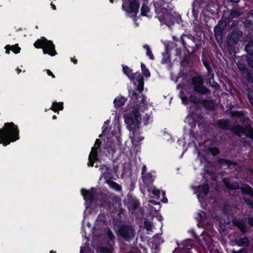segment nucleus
I'll list each match as a JSON object with an SVG mask.
<instances>
[{"instance_id":"f257e3e1","label":"nucleus","mask_w":253,"mask_h":253,"mask_svg":"<svg viewBox=\"0 0 253 253\" xmlns=\"http://www.w3.org/2000/svg\"><path fill=\"white\" fill-rule=\"evenodd\" d=\"M129 95L131 99L134 101H136L139 108H132L124 115L125 123L127 125V129L130 132L129 137L133 145L137 146L139 142L142 141L143 137L140 136L138 129L141 122V115L138 111L146 105V98L142 94L137 97L135 91L131 90L129 91Z\"/></svg>"},{"instance_id":"f03ea898","label":"nucleus","mask_w":253,"mask_h":253,"mask_svg":"<svg viewBox=\"0 0 253 253\" xmlns=\"http://www.w3.org/2000/svg\"><path fill=\"white\" fill-rule=\"evenodd\" d=\"M19 139L18 127L13 123H5L2 128H0V144L7 146L11 142Z\"/></svg>"},{"instance_id":"7ed1b4c3","label":"nucleus","mask_w":253,"mask_h":253,"mask_svg":"<svg viewBox=\"0 0 253 253\" xmlns=\"http://www.w3.org/2000/svg\"><path fill=\"white\" fill-rule=\"evenodd\" d=\"M123 3L122 9L126 12V16L132 18L135 21L136 15L139 7L138 0H122Z\"/></svg>"},{"instance_id":"20e7f679","label":"nucleus","mask_w":253,"mask_h":253,"mask_svg":"<svg viewBox=\"0 0 253 253\" xmlns=\"http://www.w3.org/2000/svg\"><path fill=\"white\" fill-rule=\"evenodd\" d=\"M34 46L36 48H42L44 54H48L52 56L56 54L55 46L52 42L47 40L44 37H42L40 40H37L35 42Z\"/></svg>"},{"instance_id":"39448f33","label":"nucleus","mask_w":253,"mask_h":253,"mask_svg":"<svg viewBox=\"0 0 253 253\" xmlns=\"http://www.w3.org/2000/svg\"><path fill=\"white\" fill-rule=\"evenodd\" d=\"M123 70L125 75L133 82L136 89L141 93L143 89V78L139 73L133 74L132 70L127 66L123 65Z\"/></svg>"},{"instance_id":"423d86ee","label":"nucleus","mask_w":253,"mask_h":253,"mask_svg":"<svg viewBox=\"0 0 253 253\" xmlns=\"http://www.w3.org/2000/svg\"><path fill=\"white\" fill-rule=\"evenodd\" d=\"M194 194L197 195L199 201L202 204L209 193V186L204 184L198 187H192Z\"/></svg>"},{"instance_id":"0eeeda50","label":"nucleus","mask_w":253,"mask_h":253,"mask_svg":"<svg viewBox=\"0 0 253 253\" xmlns=\"http://www.w3.org/2000/svg\"><path fill=\"white\" fill-rule=\"evenodd\" d=\"M100 140L96 139L94 146L92 147L91 152L88 156V166L93 167L95 162L98 160V152L99 149Z\"/></svg>"},{"instance_id":"6e6552de","label":"nucleus","mask_w":253,"mask_h":253,"mask_svg":"<svg viewBox=\"0 0 253 253\" xmlns=\"http://www.w3.org/2000/svg\"><path fill=\"white\" fill-rule=\"evenodd\" d=\"M192 83L194 89L198 92L206 94L209 92L208 89L203 85V79L200 77H196L192 79Z\"/></svg>"},{"instance_id":"1a4fd4ad","label":"nucleus","mask_w":253,"mask_h":253,"mask_svg":"<svg viewBox=\"0 0 253 253\" xmlns=\"http://www.w3.org/2000/svg\"><path fill=\"white\" fill-rule=\"evenodd\" d=\"M165 9L162 11L163 14L158 13L157 10H156L158 13L157 17L162 24H166L168 27H170L173 24V18L170 14L165 13Z\"/></svg>"},{"instance_id":"9d476101","label":"nucleus","mask_w":253,"mask_h":253,"mask_svg":"<svg viewBox=\"0 0 253 253\" xmlns=\"http://www.w3.org/2000/svg\"><path fill=\"white\" fill-rule=\"evenodd\" d=\"M192 244L191 240H186L183 242L181 247L179 246L173 252V253H191L189 250L192 247Z\"/></svg>"},{"instance_id":"9b49d317","label":"nucleus","mask_w":253,"mask_h":253,"mask_svg":"<svg viewBox=\"0 0 253 253\" xmlns=\"http://www.w3.org/2000/svg\"><path fill=\"white\" fill-rule=\"evenodd\" d=\"M234 131L239 136L244 134L248 137L253 139V131L249 126H247L246 128H243L239 126H235L234 127Z\"/></svg>"},{"instance_id":"f8f14e48","label":"nucleus","mask_w":253,"mask_h":253,"mask_svg":"<svg viewBox=\"0 0 253 253\" xmlns=\"http://www.w3.org/2000/svg\"><path fill=\"white\" fill-rule=\"evenodd\" d=\"M149 195L151 197L156 198L157 199H160L161 195L162 198L161 201L163 203H167L168 200L165 197V193L164 192H161L159 189H157L154 187H151L149 189Z\"/></svg>"},{"instance_id":"ddd939ff","label":"nucleus","mask_w":253,"mask_h":253,"mask_svg":"<svg viewBox=\"0 0 253 253\" xmlns=\"http://www.w3.org/2000/svg\"><path fill=\"white\" fill-rule=\"evenodd\" d=\"M94 189L92 188L90 190L82 189L81 193L85 202L86 208H88L92 201Z\"/></svg>"},{"instance_id":"4468645a","label":"nucleus","mask_w":253,"mask_h":253,"mask_svg":"<svg viewBox=\"0 0 253 253\" xmlns=\"http://www.w3.org/2000/svg\"><path fill=\"white\" fill-rule=\"evenodd\" d=\"M240 36V32H233L229 34L227 38L228 44L230 46L235 45L237 43Z\"/></svg>"},{"instance_id":"2eb2a0df","label":"nucleus","mask_w":253,"mask_h":253,"mask_svg":"<svg viewBox=\"0 0 253 253\" xmlns=\"http://www.w3.org/2000/svg\"><path fill=\"white\" fill-rule=\"evenodd\" d=\"M122 234L126 240H128L133 236L134 231L131 228L126 227L122 230Z\"/></svg>"},{"instance_id":"dca6fc26","label":"nucleus","mask_w":253,"mask_h":253,"mask_svg":"<svg viewBox=\"0 0 253 253\" xmlns=\"http://www.w3.org/2000/svg\"><path fill=\"white\" fill-rule=\"evenodd\" d=\"M141 15L148 18H151L152 16L153 13L150 11L149 7L144 4L141 8Z\"/></svg>"},{"instance_id":"f3484780","label":"nucleus","mask_w":253,"mask_h":253,"mask_svg":"<svg viewBox=\"0 0 253 253\" xmlns=\"http://www.w3.org/2000/svg\"><path fill=\"white\" fill-rule=\"evenodd\" d=\"M126 101V98L122 96H118L114 100V106L116 108H119L123 106Z\"/></svg>"},{"instance_id":"a211bd4d","label":"nucleus","mask_w":253,"mask_h":253,"mask_svg":"<svg viewBox=\"0 0 253 253\" xmlns=\"http://www.w3.org/2000/svg\"><path fill=\"white\" fill-rule=\"evenodd\" d=\"M146 166H143L142 168V177L143 180V181H149V180L147 179V176H150L151 177V181H154V176L153 175V174L151 173H148L146 174H145V171H146Z\"/></svg>"},{"instance_id":"6ab92c4d","label":"nucleus","mask_w":253,"mask_h":253,"mask_svg":"<svg viewBox=\"0 0 253 253\" xmlns=\"http://www.w3.org/2000/svg\"><path fill=\"white\" fill-rule=\"evenodd\" d=\"M6 49V53H9L10 50H11L14 53H18L20 52L21 48L18 46L17 44L10 46V45H6L5 47Z\"/></svg>"},{"instance_id":"aec40b11","label":"nucleus","mask_w":253,"mask_h":253,"mask_svg":"<svg viewBox=\"0 0 253 253\" xmlns=\"http://www.w3.org/2000/svg\"><path fill=\"white\" fill-rule=\"evenodd\" d=\"M223 181L225 186L229 189H236L239 188V185L237 182L231 183L228 179L225 178L223 179Z\"/></svg>"},{"instance_id":"412c9836","label":"nucleus","mask_w":253,"mask_h":253,"mask_svg":"<svg viewBox=\"0 0 253 253\" xmlns=\"http://www.w3.org/2000/svg\"><path fill=\"white\" fill-rule=\"evenodd\" d=\"M63 109V105L62 102H54L50 108V109L55 112H58L59 110H62Z\"/></svg>"},{"instance_id":"4be33fe9","label":"nucleus","mask_w":253,"mask_h":253,"mask_svg":"<svg viewBox=\"0 0 253 253\" xmlns=\"http://www.w3.org/2000/svg\"><path fill=\"white\" fill-rule=\"evenodd\" d=\"M241 191L243 193L253 195V190L248 185H245L243 187H242Z\"/></svg>"},{"instance_id":"5701e85b","label":"nucleus","mask_w":253,"mask_h":253,"mask_svg":"<svg viewBox=\"0 0 253 253\" xmlns=\"http://www.w3.org/2000/svg\"><path fill=\"white\" fill-rule=\"evenodd\" d=\"M219 127L222 129H227L229 127V123L227 120H221L218 122Z\"/></svg>"},{"instance_id":"b1692460","label":"nucleus","mask_w":253,"mask_h":253,"mask_svg":"<svg viewBox=\"0 0 253 253\" xmlns=\"http://www.w3.org/2000/svg\"><path fill=\"white\" fill-rule=\"evenodd\" d=\"M143 48L144 49H145L146 50L147 56H148L150 59L153 60L154 56H153V54L152 53L151 50L149 46L147 44H145L143 45Z\"/></svg>"},{"instance_id":"393cba45","label":"nucleus","mask_w":253,"mask_h":253,"mask_svg":"<svg viewBox=\"0 0 253 253\" xmlns=\"http://www.w3.org/2000/svg\"><path fill=\"white\" fill-rule=\"evenodd\" d=\"M141 68L143 74L146 77H149L150 73L143 63H141Z\"/></svg>"},{"instance_id":"a878e982","label":"nucleus","mask_w":253,"mask_h":253,"mask_svg":"<svg viewBox=\"0 0 253 253\" xmlns=\"http://www.w3.org/2000/svg\"><path fill=\"white\" fill-rule=\"evenodd\" d=\"M107 183L109 185V186L112 189H114L117 191H120L121 190V186L119 184L113 181H110L107 182Z\"/></svg>"},{"instance_id":"bb28decb","label":"nucleus","mask_w":253,"mask_h":253,"mask_svg":"<svg viewBox=\"0 0 253 253\" xmlns=\"http://www.w3.org/2000/svg\"><path fill=\"white\" fill-rule=\"evenodd\" d=\"M237 244L239 246H247L248 244V239L246 238L240 239L237 241Z\"/></svg>"},{"instance_id":"cd10ccee","label":"nucleus","mask_w":253,"mask_h":253,"mask_svg":"<svg viewBox=\"0 0 253 253\" xmlns=\"http://www.w3.org/2000/svg\"><path fill=\"white\" fill-rule=\"evenodd\" d=\"M245 50L249 54L253 53V42H250L245 47Z\"/></svg>"},{"instance_id":"c85d7f7f","label":"nucleus","mask_w":253,"mask_h":253,"mask_svg":"<svg viewBox=\"0 0 253 253\" xmlns=\"http://www.w3.org/2000/svg\"><path fill=\"white\" fill-rule=\"evenodd\" d=\"M237 227L241 230L242 232H246L247 230L246 225H245L243 223L239 222L238 223H235Z\"/></svg>"},{"instance_id":"c756f323","label":"nucleus","mask_w":253,"mask_h":253,"mask_svg":"<svg viewBox=\"0 0 253 253\" xmlns=\"http://www.w3.org/2000/svg\"><path fill=\"white\" fill-rule=\"evenodd\" d=\"M144 225L147 231L148 232L152 231V227L153 225L152 223L150 221L146 220L144 222Z\"/></svg>"},{"instance_id":"7c9ffc66","label":"nucleus","mask_w":253,"mask_h":253,"mask_svg":"<svg viewBox=\"0 0 253 253\" xmlns=\"http://www.w3.org/2000/svg\"><path fill=\"white\" fill-rule=\"evenodd\" d=\"M151 121V115L150 114H146L143 118V121L145 125H147Z\"/></svg>"},{"instance_id":"2f4dec72","label":"nucleus","mask_w":253,"mask_h":253,"mask_svg":"<svg viewBox=\"0 0 253 253\" xmlns=\"http://www.w3.org/2000/svg\"><path fill=\"white\" fill-rule=\"evenodd\" d=\"M100 169L101 170L102 175H105L106 173H108L109 172V169L105 165L102 166L100 168Z\"/></svg>"},{"instance_id":"473e14b6","label":"nucleus","mask_w":253,"mask_h":253,"mask_svg":"<svg viewBox=\"0 0 253 253\" xmlns=\"http://www.w3.org/2000/svg\"><path fill=\"white\" fill-rule=\"evenodd\" d=\"M209 84L211 86L215 88L216 90H218L220 88L219 84H218L214 82L213 80H211V79L210 80Z\"/></svg>"},{"instance_id":"72a5a7b5","label":"nucleus","mask_w":253,"mask_h":253,"mask_svg":"<svg viewBox=\"0 0 253 253\" xmlns=\"http://www.w3.org/2000/svg\"><path fill=\"white\" fill-rule=\"evenodd\" d=\"M110 123V121L107 120L105 123L102 127V133L103 134H106L107 131V126L108 124Z\"/></svg>"},{"instance_id":"f704fd0d","label":"nucleus","mask_w":253,"mask_h":253,"mask_svg":"<svg viewBox=\"0 0 253 253\" xmlns=\"http://www.w3.org/2000/svg\"><path fill=\"white\" fill-rule=\"evenodd\" d=\"M230 15L231 17L234 18L240 15V13L237 10H233L231 11Z\"/></svg>"},{"instance_id":"c9c22d12","label":"nucleus","mask_w":253,"mask_h":253,"mask_svg":"<svg viewBox=\"0 0 253 253\" xmlns=\"http://www.w3.org/2000/svg\"><path fill=\"white\" fill-rule=\"evenodd\" d=\"M98 253H111L110 250L106 248H100L97 250Z\"/></svg>"},{"instance_id":"e433bc0d","label":"nucleus","mask_w":253,"mask_h":253,"mask_svg":"<svg viewBox=\"0 0 253 253\" xmlns=\"http://www.w3.org/2000/svg\"><path fill=\"white\" fill-rule=\"evenodd\" d=\"M180 98H181L183 103H184V104H187V98H186V97H185L184 96V95L182 92H181L180 93Z\"/></svg>"},{"instance_id":"4c0bfd02","label":"nucleus","mask_w":253,"mask_h":253,"mask_svg":"<svg viewBox=\"0 0 253 253\" xmlns=\"http://www.w3.org/2000/svg\"><path fill=\"white\" fill-rule=\"evenodd\" d=\"M248 61L249 65L253 68V56L249 58Z\"/></svg>"},{"instance_id":"58836bf2","label":"nucleus","mask_w":253,"mask_h":253,"mask_svg":"<svg viewBox=\"0 0 253 253\" xmlns=\"http://www.w3.org/2000/svg\"><path fill=\"white\" fill-rule=\"evenodd\" d=\"M225 166H226L227 168L229 169H232V168H235L236 166L233 164H231L226 162Z\"/></svg>"},{"instance_id":"ea45409f","label":"nucleus","mask_w":253,"mask_h":253,"mask_svg":"<svg viewBox=\"0 0 253 253\" xmlns=\"http://www.w3.org/2000/svg\"><path fill=\"white\" fill-rule=\"evenodd\" d=\"M246 203L249 205L252 209H253V203L250 200H246Z\"/></svg>"},{"instance_id":"a19ab883","label":"nucleus","mask_w":253,"mask_h":253,"mask_svg":"<svg viewBox=\"0 0 253 253\" xmlns=\"http://www.w3.org/2000/svg\"><path fill=\"white\" fill-rule=\"evenodd\" d=\"M46 72L48 75L51 76L53 78H55L54 74L49 70H46Z\"/></svg>"},{"instance_id":"79ce46f5","label":"nucleus","mask_w":253,"mask_h":253,"mask_svg":"<svg viewBox=\"0 0 253 253\" xmlns=\"http://www.w3.org/2000/svg\"><path fill=\"white\" fill-rule=\"evenodd\" d=\"M219 153V151L218 149L216 148H213V150L212 151V153L213 155H216Z\"/></svg>"},{"instance_id":"37998d69","label":"nucleus","mask_w":253,"mask_h":253,"mask_svg":"<svg viewBox=\"0 0 253 253\" xmlns=\"http://www.w3.org/2000/svg\"><path fill=\"white\" fill-rule=\"evenodd\" d=\"M150 212L152 214L156 213V209L154 208L153 207H151L150 209Z\"/></svg>"},{"instance_id":"c03bdc74","label":"nucleus","mask_w":253,"mask_h":253,"mask_svg":"<svg viewBox=\"0 0 253 253\" xmlns=\"http://www.w3.org/2000/svg\"><path fill=\"white\" fill-rule=\"evenodd\" d=\"M248 99H249L251 104L253 106V97L250 94H249Z\"/></svg>"},{"instance_id":"a18cd8bd","label":"nucleus","mask_w":253,"mask_h":253,"mask_svg":"<svg viewBox=\"0 0 253 253\" xmlns=\"http://www.w3.org/2000/svg\"><path fill=\"white\" fill-rule=\"evenodd\" d=\"M191 118V116H187V117L185 118V122H186V123H188L189 124H190V118Z\"/></svg>"},{"instance_id":"49530a36","label":"nucleus","mask_w":253,"mask_h":253,"mask_svg":"<svg viewBox=\"0 0 253 253\" xmlns=\"http://www.w3.org/2000/svg\"><path fill=\"white\" fill-rule=\"evenodd\" d=\"M249 222L251 226H253V218H250L249 219Z\"/></svg>"},{"instance_id":"de8ad7c7","label":"nucleus","mask_w":253,"mask_h":253,"mask_svg":"<svg viewBox=\"0 0 253 253\" xmlns=\"http://www.w3.org/2000/svg\"><path fill=\"white\" fill-rule=\"evenodd\" d=\"M108 236H109V238H110V239H111L112 240L114 238V236L111 233H108Z\"/></svg>"},{"instance_id":"09e8293b","label":"nucleus","mask_w":253,"mask_h":253,"mask_svg":"<svg viewBox=\"0 0 253 253\" xmlns=\"http://www.w3.org/2000/svg\"><path fill=\"white\" fill-rule=\"evenodd\" d=\"M147 179L149 180V181H144V182L145 183H151V182H153V181H150V180H151V177H150V176H147Z\"/></svg>"},{"instance_id":"8fccbe9b","label":"nucleus","mask_w":253,"mask_h":253,"mask_svg":"<svg viewBox=\"0 0 253 253\" xmlns=\"http://www.w3.org/2000/svg\"><path fill=\"white\" fill-rule=\"evenodd\" d=\"M149 202L152 203L154 205H159V203L155 201H153V200L149 201Z\"/></svg>"},{"instance_id":"3c124183","label":"nucleus","mask_w":253,"mask_h":253,"mask_svg":"<svg viewBox=\"0 0 253 253\" xmlns=\"http://www.w3.org/2000/svg\"><path fill=\"white\" fill-rule=\"evenodd\" d=\"M189 100L191 102H194V103H196L197 102V100L196 99H194L192 97H190Z\"/></svg>"},{"instance_id":"603ef678","label":"nucleus","mask_w":253,"mask_h":253,"mask_svg":"<svg viewBox=\"0 0 253 253\" xmlns=\"http://www.w3.org/2000/svg\"><path fill=\"white\" fill-rule=\"evenodd\" d=\"M50 5H51V8H52L53 10H55V9H56V7H55V6L54 4H53L51 3Z\"/></svg>"},{"instance_id":"864d4df0","label":"nucleus","mask_w":253,"mask_h":253,"mask_svg":"<svg viewBox=\"0 0 253 253\" xmlns=\"http://www.w3.org/2000/svg\"><path fill=\"white\" fill-rule=\"evenodd\" d=\"M240 1V0H231V1L233 3H237Z\"/></svg>"},{"instance_id":"5fc2aeb1","label":"nucleus","mask_w":253,"mask_h":253,"mask_svg":"<svg viewBox=\"0 0 253 253\" xmlns=\"http://www.w3.org/2000/svg\"><path fill=\"white\" fill-rule=\"evenodd\" d=\"M80 253H84V249L83 247H81Z\"/></svg>"},{"instance_id":"6e6d98bb","label":"nucleus","mask_w":253,"mask_h":253,"mask_svg":"<svg viewBox=\"0 0 253 253\" xmlns=\"http://www.w3.org/2000/svg\"><path fill=\"white\" fill-rule=\"evenodd\" d=\"M71 61H72V62H73L75 64H76V63H77V60H76V59L73 60V58H71Z\"/></svg>"},{"instance_id":"4d7b16f0","label":"nucleus","mask_w":253,"mask_h":253,"mask_svg":"<svg viewBox=\"0 0 253 253\" xmlns=\"http://www.w3.org/2000/svg\"><path fill=\"white\" fill-rule=\"evenodd\" d=\"M157 218H158V219L159 220H162V216H161V215H159V216H158Z\"/></svg>"},{"instance_id":"13d9d810","label":"nucleus","mask_w":253,"mask_h":253,"mask_svg":"<svg viewBox=\"0 0 253 253\" xmlns=\"http://www.w3.org/2000/svg\"><path fill=\"white\" fill-rule=\"evenodd\" d=\"M16 70L17 71L18 74H19V73L21 71V70L18 68H17Z\"/></svg>"},{"instance_id":"bf43d9fd","label":"nucleus","mask_w":253,"mask_h":253,"mask_svg":"<svg viewBox=\"0 0 253 253\" xmlns=\"http://www.w3.org/2000/svg\"><path fill=\"white\" fill-rule=\"evenodd\" d=\"M220 24L219 23L215 27V30L217 29L219 27Z\"/></svg>"},{"instance_id":"052dcab7","label":"nucleus","mask_w":253,"mask_h":253,"mask_svg":"<svg viewBox=\"0 0 253 253\" xmlns=\"http://www.w3.org/2000/svg\"><path fill=\"white\" fill-rule=\"evenodd\" d=\"M52 119H56V116L55 115H54L53 117H52Z\"/></svg>"},{"instance_id":"680f3d73","label":"nucleus","mask_w":253,"mask_h":253,"mask_svg":"<svg viewBox=\"0 0 253 253\" xmlns=\"http://www.w3.org/2000/svg\"><path fill=\"white\" fill-rule=\"evenodd\" d=\"M250 14L253 16V11H252L250 12Z\"/></svg>"},{"instance_id":"e2e57ef3","label":"nucleus","mask_w":253,"mask_h":253,"mask_svg":"<svg viewBox=\"0 0 253 253\" xmlns=\"http://www.w3.org/2000/svg\"><path fill=\"white\" fill-rule=\"evenodd\" d=\"M135 24L136 26H138V25H139L138 23H136V22L135 23Z\"/></svg>"},{"instance_id":"0e129e2a","label":"nucleus","mask_w":253,"mask_h":253,"mask_svg":"<svg viewBox=\"0 0 253 253\" xmlns=\"http://www.w3.org/2000/svg\"><path fill=\"white\" fill-rule=\"evenodd\" d=\"M206 67H207V69H208V70L209 72H210V69H209V68L207 66H206Z\"/></svg>"},{"instance_id":"69168bd1","label":"nucleus","mask_w":253,"mask_h":253,"mask_svg":"<svg viewBox=\"0 0 253 253\" xmlns=\"http://www.w3.org/2000/svg\"><path fill=\"white\" fill-rule=\"evenodd\" d=\"M110 2L111 3H113V0H110Z\"/></svg>"},{"instance_id":"338daca9","label":"nucleus","mask_w":253,"mask_h":253,"mask_svg":"<svg viewBox=\"0 0 253 253\" xmlns=\"http://www.w3.org/2000/svg\"><path fill=\"white\" fill-rule=\"evenodd\" d=\"M251 80V82H253V79H250Z\"/></svg>"},{"instance_id":"774afa93","label":"nucleus","mask_w":253,"mask_h":253,"mask_svg":"<svg viewBox=\"0 0 253 253\" xmlns=\"http://www.w3.org/2000/svg\"><path fill=\"white\" fill-rule=\"evenodd\" d=\"M239 68H240V70H243V69L241 68V67H239Z\"/></svg>"}]
</instances>
